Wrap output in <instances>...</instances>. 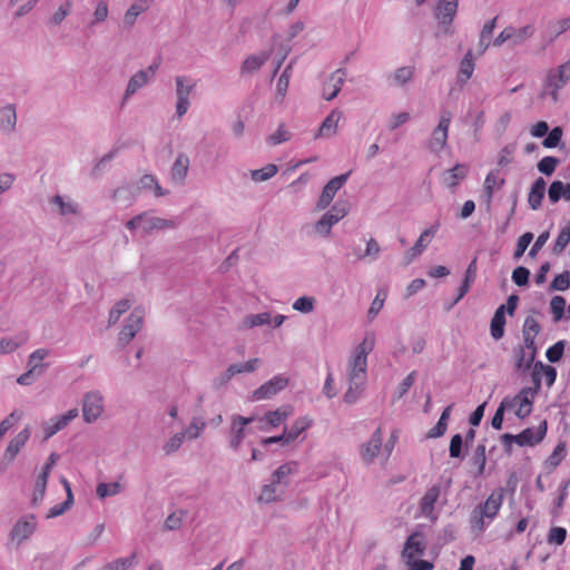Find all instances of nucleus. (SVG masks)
Instances as JSON below:
<instances>
[{
	"instance_id": "obj_58",
	"label": "nucleus",
	"mask_w": 570,
	"mask_h": 570,
	"mask_svg": "<svg viewBox=\"0 0 570 570\" xmlns=\"http://www.w3.org/2000/svg\"><path fill=\"white\" fill-rule=\"evenodd\" d=\"M563 351L564 343L559 341L547 350L546 356L551 363H556L561 360Z\"/></svg>"
},
{
	"instance_id": "obj_20",
	"label": "nucleus",
	"mask_w": 570,
	"mask_h": 570,
	"mask_svg": "<svg viewBox=\"0 0 570 570\" xmlns=\"http://www.w3.org/2000/svg\"><path fill=\"white\" fill-rule=\"evenodd\" d=\"M345 81V72L341 69L334 71L323 86V97L333 100L341 91Z\"/></svg>"
},
{
	"instance_id": "obj_32",
	"label": "nucleus",
	"mask_w": 570,
	"mask_h": 570,
	"mask_svg": "<svg viewBox=\"0 0 570 570\" xmlns=\"http://www.w3.org/2000/svg\"><path fill=\"white\" fill-rule=\"evenodd\" d=\"M188 168H189V158L186 155L180 154L176 158L173 169H171L173 179L181 183L185 179V177L187 176Z\"/></svg>"
},
{
	"instance_id": "obj_2",
	"label": "nucleus",
	"mask_w": 570,
	"mask_h": 570,
	"mask_svg": "<svg viewBox=\"0 0 570 570\" xmlns=\"http://www.w3.org/2000/svg\"><path fill=\"white\" fill-rule=\"evenodd\" d=\"M504 499L503 489L494 490L472 512L470 523L473 531L482 532L498 515Z\"/></svg>"
},
{
	"instance_id": "obj_35",
	"label": "nucleus",
	"mask_w": 570,
	"mask_h": 570,
	"mask_svg": "<svg viewBox=\"0 0 570 570\" xmlns=\"http://www.w3.org/2000/svg\"><path fill=\"white\" fill-rule=\"evenodd\" d=\"M542 374L548 386H552L557 380V370L551 365H546L542 362H538L534 365L533 379L537 377L541 381L539 374Z\"/></svg>"
},
{
	"instance_id": "obj_1",
	"label": "nucleus",
	"mask_w": 570,
	"mask_h": 570,
	"mask_svg": "<svg viewBox=\"0 0 570 570\" xmlns=\"http://www.w3.org/2000/svg\"><path fill=\"white\" fill-rule=\"evenodd\" d=\"M374 346L375 335L367 333L353 351L347 367L348 389L343 396L344 402L347 404L355 403L364 390L367 373V355L373 351Z\"/></svg>"
},
{
	"instance_id": "obj_37",
	"label": "nucleus",
	"mask_w": 570,
	"mask_h": 570,
	"mask_svg": "<svg viewBox=\"0 0 570 570\" xmlns=\"http://www.w3.org/2000/svg\"><path fill=\"white\" fill-rule=\"evenodd\" d=\"M497 17L492 19L491 21H488L484 23L481 35H480V41H479V50L480 53H483L490 46V38L492 36V32L495 28Z\"/></svg>"
},
{
	"instance_id": "obj_44",
	"label": "nucleus",
	"mask_w": 570,
	"mask_h": 570,
	"mask_svg": "<svg viewBox=\"0 0 570 570\" xmlns=\"http://www.w3.org/2000/svg\"><path fill=\"white\" fill-rule=\"evenodd\" d=\"M48 476H49V466H43L42 472L38 475L37 481H36V489H35V494H33L35 501L43 498L46 487H47Z\"/></svg>"
},
{
	"instance_id": "obj_16",
	"label": "nucleus",
	"mask_w": 570,
	"mask_h": 570,
	"mask_svg": "<svg viewBox=\"0 0 570 570\" xmlns=\"http://www.w3.org/2000/svg\"><path fill=\"white\" fill-rule=\"evenodd\" d=\"M382 449V429L377 428L371 439L361 445V456L366 463H371Z\"/></svg>"
},
{
	"instance_id": "obj_64",
	"label": "nucleus",
	"mask_w": 570,
	"mask_h": 570,
	"mask_svg": "<svg viewBox=\"0 0 570 570\" xmlns=\"http://www.w3.org/2000/svg\"><path fill=\"white\" fill-rule=\"evenodd\" d=\"M293 308L302 313H309L314 308V298L306 296L299 297L294 302Z\"/></svg>"
},
{
	"instance_id": "obj_3",
	"label": "nucleus",
	"mask_w": 570,
	"mask_h": 570,
	"mask_svg": "<svg viewBox=\"0 0 570 570\" xmlns=\"http://www.w3.org/2000/svg\"><path fill=\"white\" fill-rule=\"evenodd\" d=\"M426 544L421 532L412 533L405 541L402 558L410 567V570H431L433 564L422 560Z\"/></svg>"
},
{
	"instance_id": "obj_29",
	"label": "nucleus",
	"mask_w": 570,
	"mask_h": 570,
	"mask_svg": "<svg viewBox=\"0 0 570 570\" xmlns=\"http://www.w3.org/2000/svg\"><path fill=\"white\" fill-rule=\"evenodd\" d=\"M342 117V112L333 110L322 122L317 136L330 137L336 132L338 121Z\"/></svg>"
},
{
	"instance_id": "obj_60",
	"label": "nucleus",
	"mask_w": 570,
	"mask_h": 570,
	"mask_svg": "<svg viewBox=\"0 0 570 570\" xmlns=\"http://www.w3.org/2000/svg\"><path fill=\"white\" fill-rule=\"evenodd\" d=\"M413 73H414V68L401 67L395 71L393 79H394L395 83L404 85L409 80H411V78L413 77Z\"/></svg>"
},
{
	"instance_id": "obj_9",
	"label": "nucleus",
	"mask_w": 570,
	"mask_h": 570,
	"mask_svg": "<svg viewBox=\"0 0 570 570\" xmlns=\"http://www.w3.org/2000/svg\"><path fill=\"white\" fill-rule=\"evenodd\" d=\"M350 173L338 175L332 178L323 188L317 202V209H325L334 199L336 193L345 185Z\"/></svg>"
},
{
	"instance_id": "obj_26",
	"label": "nucleus",
	"mask_w": 570,
	"mask_h": 570,
	"mask_svg": "<svg viewBox=\"0 0 570 570\" xmlns=\"http://www.w3.org/2000/svg\"><path fill=\"white\" fill-rule=\"evenodd\" d=\"M546 193V181L543 178H538L531 187L529 193L528 203L532 209H538L541 206Z\"/></svg>"
},
{
	"instance_id": "obj_33",
	"label": "nucleus",
	"mask_w": 570,
	"mask_h": 570,
	"mask_svg": "<svg viewBox=\"0 0 570 570\" xmlns=\"http://www.w3.org/2000/svg\"><path fill=\"white\" fill-rule=\"evenodd\" d=\"M468 168L465 165L456 164L453 168L448 170L444 183L449 187H455L461 180L466 177Z\"/></svg>"
},
{
	"instance_id": "obj_41",
	"label": "nucleus",
	"mask_w": 570,
	"mask_h": 570,
	"mask_svg": "<svg viewBox=\"0 0 570 570\" xmlns=\"http://www.w3.org/2000/svg\"><path fill=\"white\" fill-rule=\"evenodd\" d=\"M298 469V464L296 462H288L281 465L273 474L274 483H281L283 479L295 473Z\"/></svg>"
},
{
	"instance_id": "obj_4",
	"label": "nucleus",
	"mask_w": 570,
	"mask_h": 570,
	"mask_svg": "<svg viewBox=\"0 0 570 570\" xmlns=\"http://www.w3.org/2000/svg\"><path fill=\"white\" fill-rule=\"evenodd\" d=\"M541 387L540 380L534 377V385L531 387H523L514 397H505L504 405L508 406V409H511L514 411V414L524 419L529 416L532 412L533 401L535 397V394L539 392Z\"/></svg>"
},
{
	"instance_id": "obj_7",
	"label": "nucleus",
	"mask_w": 570,
	"mask_h": 570,
	"mask_svg": "<svg viewBox=\"0 0 570 570\" xmlns=\"http://www.w3.org/2000/svg\"><path fill=\"white\" fill-rule=\"evenodd\" d=\"M570 81V60L549 71L546 88L554 101L558 100L559 90Z\"/></svg>"
},
{
	"instance_id": "obj_42",
	"label": "nucleus",
	"mask_w": 570,
	"mask_h": 570,
	"mask_svg": "<svg viewBox=\"0 0 570 570\" xmlns=\"http://www.w3.org/2000/svg\"><path fill=\"white\" fill-rule=\"evenodd\" d=\"M533 33L534 27L532 24H528L519 29L513 28V36L510 41H512L513 45H520L531 38Z\"/></svg>"
},
{
	"instance_id": "obj_63",
	"label": "nucleus",
	"mask_w": 570,
	"mask_h": 570,
	"mask_svg": "<svg viewBox=\"0 0 570 570\" xmlns=\"http://www.w3.org/2000/svg\"><path fill=\"white\" fill-rule=\"evenodd\" d=\"M570 286V275L568 272L557 275L551 282V288L556 291H566Z\"/></svg>"
},
{
	"instance_id": "obj_59",
	"label": "nucleus",
	"mask_w": 570,
	"mask_h": 570,
	"mask_svg": "<svg viewBox=\"0 0 570 570\" xmlns=\"http://www.w3.org/2000/svg\"><path fill=\"white\" fill-rule=\"evenodd\" d=\"M562 138V129L560 127H554L549 135L542 141L543 147L546 148H554L559 145Z\"/></svg>"
},
{
	"instance_id": "obj_11",
	"label": "nucleus",
	"mask_w": 570,
	"mask_h": 570,
	"mask_svg": "<svg viewBox=\"0 0 570 570\" xmlns=\"http://www.w3.org/2000/svg\"><path fill=\"white\" fill-rule=\"evenodd\" d=\"M540 324L533 316H528L523 324L522 335H523V343L525 348L530 351V358L529 362H532L535 353H537V346H535V337L540 332Z\"/></svg>"
},
{
	"instance_id": "obj_55",
	"label": "nucleus",
	"mask_w": 570,
	"mask_h": 570,
	"mask_svg": "<svg viewBox=\"0 0 570 570\" xmlns=\"http://www.w3.org/2000/svg\"><path fill=\"white\" fill-rule=\"evenodd\" d=\"M278 483L272 482V484H266L258 497L261 502L269 503L277 499V485Z\"/></svg>"
},
{
	"instance_id": "obj_30",
	"label": "nucleus",
	"mask_w": 570,
	"mask_h": 570,
	"mask_svg": "<svg viewBox=\"0 0 570 570\" xmlns=\"http://www.w3.org/2000/svg\"><path fill=\"white\" fill-rule=\"evenodd\" d=\"M476 275V259L474 258L466 268L463 283L458 289V297L455 303L462 299L470 291L471 284L474 282Z\"/></svg>"
},
{
	"instance_id": "obj_38",
	"label": "nucleus",
	"mask_w": 570,
	"mask_h": 570,
	"mask_svg": "<svg viewBox=\"0 0 570 570\" xmlns=\"http://www.w3.org/2000/svg\"><path fill=\"white\" fill-rule=\"evenodd\" d=\"M570 243V222H568L560 230L554 245L553 253L560 254L564 250L567 245Z\"/></svg>"
},
{
	"instance_id": "obj_50",
	"label": "nucleus",
	"mask_w": 570,
	"mask_h": 570,
	"mask_svg": "<svg viewBox=\"0 0 570 570\" xmlns=\"http://www.w3.org/2000/svg\"><path fill=\"white\" fill-rule=\"evenodd\" d=\"M550 308L554 321H560L566 308V299L562 296H553L550 302Z\"/></svg>"
},
{
	"instance_id": "obj_8",
	"label": "nucleus",
	"mask_w": 570,
	"mask_h": 570,
	"mask_svg": "<svg viewBox=\"0 0 570 570\" xmlns=\"http://www.w3.org/2000/svg\"><path fill=\"white\" fill-rule=\"evenodd\" d=\"M145 317V311L135 308L129 315L127 323L119 333V342L124 345L128 344L140 331Z\"/></svg>"
},
{
	"instance_id": "obj_53",
	"label": "nucleus",
	"mask_w": 570,
	"mask_h": 570,
	"mask_svg": "<svg viewBox=\"0 0 570 570\" xmlns=\"http://www.w3.org/2000/svg\"><path fill=\"white\" fill-rule=\"evenodd\" d=\"M120 492V484L118 482L112 483H99L97 487V494L104 499L109 495H115Z\"/></svg>"
},
{
	"instance_id": "obj_18",
	"label": "nucleus",
	"mask_w": 570,
	"mask_h": 570,
	"mask_svg": "<svg viewBox=\"0 0 570 570\" xmlns=\"http://www.w3.org/2000/svg\"><path fill=\"white\" fill-rule=\"evenodd\" d=\"M439 225L434 224L426 228L419 237V239L415 242L413 247L407 252L406 255V263H411L415 257L422 254V252L426 248V246L430 244L431 239L435 236L438 233Z\"/></svg>"
},
{
	"instance_id": "obj_62",
	"label": "nucleus",
	"mask_w": 570,
	"mask_h": 570,
	"mask_svg": "<svg viewBox=\"0 0 570 570\" xmlns=\"http://www.w3.org/2000/svg\"><path fill=\"white\" fill-rule=\"evenodd\" d=\"M563 190H564V184L562 181H560V180L553 181L548 189L549 199L552 203L559 202L560 198L563 197Z\"/></svg>"
},
{
	"instance_id": "obj_22",
	"label": "nucleus",
	"mask_w": 570,
	"mask_h": 570,
	"mask_svg": "<svg viewBox=\"0 0 570 570\" xmlns=\"http://www.w3.org/2000/svg\"><path fill=\"white\" fill-rule=\"evenodd\" d=\"M77 416H78V410L72 409V410H69L66 414L60 415V416L56 417L55 420H52L51 423L45 428V440L50 439L56 433H58L59 431L65 429L68 425V423L70 421H72L73 419H76Z\"/></svg>"
},
{
	"instance_id": "obj_36",
	"label": "nucleus",
	"mask_w": 570,
	"mask_h": 570,
	"mask_svg": "<svg viewBox=\"0 0 570 570\" xmlns=\"http://www.w3.org/2000/svg\"><path fill=\"white\" fill-rule=\"evenodd\" d=\"M474 62L472 51L469 50L460 63L459 78L465 82L473 73Z\"/></svg>"
},
{
	"instance_id": "obj_52",
	"label": "nucleus",
	"mask_w": 570,
	"mask_h": 570,
	"mask_svg": "<svg viewBox=\"0 0 570 570\" xmlns=\"http://www.w3.org/2000/svg\"><path fill=\"white\" fill-rule=\"evenodd\" d=\"M336 224L333 216L325 213L322 218L316 223L315 228L322 235H328L333 225Z\"/></svg>"
},
{
	"instance_id": "obj_56",
	"label": "nucleus",
	"mask_w": 570,
	"mask_h": 570,
	"mask_svg": "<svg viewBox=\"0 0 570 570\" xmlns=\"http://www.w3.org/2000/svg\"><path fill=\"white\" fill-rule=\"evenodd\" d=\"M529 269L523 266H518L512 272V281L518 286H525L529 283Z\"/></svg>"
},
{
	"instance_id": "obj_54",
	"label": "nucleus",
	"mask_w": 570,
	"mask_h": 570,
	"mask_svg": "<svg viewBox=\"0 0 570 570\" xmlns=\"http://www.w3.org/2000/svg\"><path fill=\"white\" fill-rule=\"evenodd\" d=\"M532 239H533V234L530 232H527L519 237L517 247L514 250L515 259L520 258L524 254V252L527 250V248L530 245V243L532 242Z\"/></svg>"
},
{
	"instance_id": "obj_23",
	"label": "nucleus",
	"mask_w": 570,
	"mask_h": 570,
	"mask_svg": "<svg viewBox=\"0 0 570 570\" xmlns=\"http://www.w3.org/2000/svg\"><path fill=\"white\" fill-rule=\"evenodd\" d=\"M259 363H261L259 358H252L245 363L232 364L230 366H228V368L224 373L223 379L225 382H228L237 374L252 373L256 370V367L258 366Z\"/></svg>"
},
{
	"instance_id": "obj_21",
	"label": "nucleus",
	"mask_w": 570,
	"mask_h": 570,
	"mask_svg": "<svg viewBox=\"0 0 570 570\" xmlns=\"http://www.w3.org/2000/svg\"><path fill=\"white\" fill-rule=\"evenodd\" d=\"M254 417H245L242 415L232 416V439L230 445L237 449L243 439L245 438V426L254 422Z\"/></svg>"
},
{
	"instance_id": "obj_28",
	"label": "nucleus",
	"mask_w": 570,
	"mask_h": 570,
	"mask_svg": "<svg viewBox=\"0 0 570 570\" xmlns=\"http://www.w3.org/2000/svg\"><path fill=\"white\" fill-rule=\"evenodd\" d=\"M313 421L308 416H302L296 419L291 429L286 432V443H291L295 441L303 432H305L311 425Z\"/></svg>"
},
{
	"instance_id": "obj_14",
	"label": "nucleus",
	"mask_w": 570,
	"mask_h": 570,
	"mask_svg": "<svg viewBox=\"0 0 570 570\" xmlns=\"http://www.w3.org/2000/svg\"><path fill=\"white\" fill-rule=\"evenodd\" d=\"M104 409L102 397L95 392L88 393L83 400L82 415L87 422L96 421Z\"/></svg>"
},
{
	"instance_id": "obj_57",
	"label": "nucleus",
	"mask_w": 570,
	"mask_h": 570,
	"mask_svg": "<svg viewBox=\"0 0 570 570\" xmlns=\"http://www.w3.org/2000/svg\"><path fill=\"white\" fill-rule=\"evenodd\" d=\"M567 538V530L561 527H553L550 529L548 534V542L557 546H561Z\"/></svg>"
},
{
	"instance_id": "obj_5",
	"label": "nucleus",
	"mask_w": 570,
	"mask_h": 570,
	"mask_svg": "<svg viewBox=\"0 0 570 570\" xmlns=\"http://www.w3.org/2000/svg\"><path fill=\"white\" fill-rule=\"evenodd\" d=\"M547 431V421H542L537 428H527L517 435L507 433L502 438L505 442H514L520 446H533L544 439Z\"/></svg>"
},
{
	"instance_id": "obj_10",
	"label": "nucleus",
	"mask_w": 570,
	"mask_h": 570,
	"mask_svg": "<svg viewBox=\"0 0 570 570\" xmlns=\"http://www.w3.org/2000/svg\"><path fill=\"white\" fill-rule=\"evenodd\" d=\"M292 413L293 409L289 405H283L275 411H269L258 420V429L261 431H268L271 428H277L283 424Z\"/></svg>"
},
{
	"instance_id": "obj_25",
	"label": "nucleus",
	"mask_w": 570,
	"mask_h": 570,
	"mask_svg": "<svg viewBox=\"0 0 570 570\" xmlns=\"http://www.w3.org/2000/svg\"><path fill=\"white\" fill-rule=\"evenodd\" d=\"M17 124V112L13 105H7L0 109V128L11 132Z\"/></svg>"
},
{
	"instance_id": "obj_31",
	"label": "nucleus",
	"mask_w": 570,
	"mask_h": 570,
	"mask_svg": "<svg viewBox=\"0 0 570 570\" xmlns=\"http://www.w3.org/2000/svg\"><path fill=\"white\" fill-rule=\"evenodd\" d=\"M151 1L153 0H138L135 3H132L125 13V23L128 26H132L136 18L149 8Z\"/></svg>"
},
{
	"instance_id": "obj_51",
	"label": "nucleus",
	"mask_w": 570,
	"mask_h": 570,
	"mask_svg": "<svg viewBox=\"0 0 570 570\" xmlns=\"http://www.w3.org/2000/svg\"><path fill=\"white\" fill-rule=\"evenodd\" d=\"M176 94L177 97H189V94L191 92L193 88L195 87V83L188 80L185 77H177L176 78Z\"/></svg>"
},
{
	"instance_id": "obj_61",
	"label": "nucleus",
	"mask_w": 570,
	"mask_h": 570,
	"mask_svg": "<svg viewBox=\"0 0 570 570\" xmlns=\"http://www.w3.org/2000/svg\"><path fill=\"white\" fill-rule=\"evenodd\" d=\"M135 566V554L132 553L129 557L117 559L115 562L108 566L107 570H126Z\"/></svg>"
},
{
	"instance_id": "obj_13",
	"label": "nucleus",
	"mask_w": 570,
	"mask_h": 570,
	"mask_svg": "<svg viewBox=\"0 0 570 570\" xmlns=\"http://www.w3.org/2000/svg\"><path fill=\"white\" fill-rule=\"evenodd\" d=\"M161 62L160 57H158L149 67L147 70H140L137 73H135L127 86L126 90V97L135 94L139 88H141L144 85L147 83L149 77L154 76L156 70L159 68Z\"/></svg>"
},
{
	"instance_id": "obj_17",
	"label": "nucleus",
	"mask_w": 570,
	"mask_h": 570,
	"mask_svg": "<svg viewBox=\"0 0 570 570\" xmlns=\"http://www.w3.org/2000/svg\"><path fill=\"white\" fill-rule=\"evenodd\" d=\"M441 495V487L439 484H434L428 489L420 501V511L421 514L431 520H435L434 515V504L439 500Z\"/></svg>"
},
{
	"instance_id": "obj_24",
	"label": "nucleus",
	"mask_w": 570,
	"mask_h": 570,
	"mask_svg": "<svg viewBox=\"0 0 570 570\" xmlns=\"http://www.w3.org/2000/svg\"><path fill=\"white\" fill-rule=\"evenodd\" d=\"M30 438V430L29 428L23 429L21 432H19L8 444L6 449L4 456L11 461L14 459V456L19 453L21 448L26 444V442Z\"/></svg>"
},
{
	"instance_id": "obj_49",
	"label": "nucleus",
	"mask_w": 570,
	"mask_h": 570,
	"mask_svg": "<svg viewBox=\"0 0 570 570\" xmlns=\"http://www.w3.org/2000/svg\"><path fill=\"white\" fill-rule=\"evenodd\" d=\"M559 160L552 156H546L538 163V169L540 173L550 176L554 173Z\"/></svg>"
},
{
	"instance_id": "obj_48",
	"label": "nucleus",
	"mask_w": 570,
	"mask_h": 570,
	"mask_svg": "<svg viewBox=\"0 0 570 570\" xmlns=\"http://www.w3.org/2000/svg\"><path fill=\"white\" fill-rule=\"evenodd\" d=\"M473 463L478 466V475H483L487 464L485 445L479 444L473 455Z\"/></svg>"
},
{
	"instance_id": "obj_34",
	"label": "nucleus",
	"mask_w": 570,
	"mask_h": 570,
	"mask_svg": "<svg viewBox=\"0 0 570 570\" xmlns=\"http://www.w3.org/2000/svg\"><path fill=\"white\" fill-rule=\"evenodd\" d=\"M269 52L247 57L243 62L242 71L249 73L258 70L269 59Z\"/></svg>"
},
{
	"instance_id": "obj_27",
	"label": "nucleus",
	"mask_w": 570,
	"mask_h": 570,
	"mask_svg": "<svg viewBox=\"0 0 570 570\" xmlns=\"http://www.w3.org/2000/svg\"><path fill=\"white\" fill-rule=\"evenodd\" d=\"M504 326H505V315H504V305H501L494 313L491 320V336L494 340H500L504 335Z\"/></svg>"
},
{
	"instance_id": "obj_40",
	"label": "nucleus",
	"mask_w": 570,
	"mask_h": 570,
	"mask_svg": "<svg viewBox=\"0 0 570 570\" xmlns=\"http://www.w3.org/2000/svg\"><path fill=\"white\" fill-rule=\"evenodd\" d=\"M138 188L139 189H154L155 195L157 197L165 195V191L161 189L156 177L153 175L142 176L138 183Z\"/></svg>"
},
{
	"instance_id": "obj_45",
	"label": "nucleus",
	"mask_w": 570,
	"mask_h": 570,
	"mask_svg": "<svg viewBox=\"0 0 570 570\" xmlns=\"http://www.w3.org/2000/svg\"><path fill=\"white\" fill-rule=\"evenodd\" d=\"M131 306V302L129 299L119 301L109 313V324H115L118 322L120 316L127 312Z\"/></svg>"
},
{
	"instance_id": "obj_46",
	"label": "nucleus",
	"mask_w": 570,
	"mask_h": 570,
	"mask_svg": "<svg viewBox=\"0 0 570 570\" xmlns=\"http://www.w3.org/2000/svg\"><path fill=\"white\" fill-rule=\"evenodd\" d=\"M277 170L276 165L269 164L262 169L253 170L252 178L255 181H264L275 176Z\"/></svg>"
},
{
	"instance_id": "obj_43",
	"label": "nucleus",
	"mask_w": 570,
	"mask_h": 570,
	"mask_svg": "<svg viewBox=\"0 0 570 570\" xmlns=\"http://www.w3.org/2000/svg\"><path fill=\"white\" fill-rule=\"evenodd\" d=\"M26 341L27 335H21L19 336V338H2L0 341V354L11 353L16 351Z\"/></svg>"
},
{
	"instance_id": "obj_47",
	"label": "nucleus",
	"mask_w": 570,
	"mask_h": 570,
	"mask_svg": "<svg viewBox=\"0 0 570 570\" xmlns=\"http://www.w3.org/2000/svg\"><path fill=\"white\" fill-rule=\"evenodd\" d=\"M170 224L161 218L157 217H148L147 215H144V222H142V229L144 232L148 233L154 229H163L165 227H168Z\"/></svg>"
},
{
	"instance_id": "obj_19",
	"label": "nucleus",
	"mask_w": 570,
	"mask_h": 570,
	"mask_svg": "<svg viewBox=\"0 0 570 570\" xmlns=\"http://www.w3.org/2000/svg\"><path fill=\"white\" fill-rule=\"evenodd\" d=\"M458 3L459 0L439 1L435 10V18L439 20L440 24H443L448 28L452 23L456 14Z\"/></svg>"
},
{
	"instance_id": "obj_15",
	"label": "nucleus",
	"mask_w": 570,
	"mask_h": 570,
	"mask_svg": "<svg viewBox=\"0 0 570 570\" xmlns=\"http://www.w3.org/2000/svg\"><path fill=\"white\" fill-rule=\"evenodd\" d=\"M288 384V379L283 375H276L269 381L264 383L254 392L255 400H265L275 395L278 391L285 389Z\"/></svg>"
},
{
	"instance_id": "obj_12",
	"label": "nucleus",
	"mask_w": 570,
	"mask_h": 570,
	"mask_svg": "<svg viewBox=\"0 0 570 570\" xmlns=\"http://www.w3.org/2000/svg\"><path fill=\"white\" fill-rule=\"evenodd\" d=\"M37 521L33 515H26L17 521L11 530L10 537L12 541L21 543L27 540L36 530Z\"/></svg>"
},
{
	"instance_id": "obj_39",
	"label": "nucleus",
	"mask_w": 570,
	"mask_h": 570,
	"mask_svg": "<svg viewBox=\"0 0 570 570\" xmlns=\"http://www.w3.org/2000/svg\"><path fill=\"white\" fill-rule=\"evenodd\" d=\"M271 323V314L269 313H259L247 315L243 320V326L246 328H253L256 326L265 325Z\"/></svg>"
},
{
	"instance_id": "obj_6",
	"label": "nucleus",
	"mask_w": 570,
	"mask_h": 570,
	"mask_svg": "<svg viewBox=\"0 0 570 570\" xmlns=\"http://www.w3.org/2000/svg\"><path fill=\"white\" fill-rule=\"evenodd\" d=\"M452 119V114L449 110H443L440 115L438 126L433 129L429 140V149L433 153H440L448 145L449 127Z\"/></svg>"
}]
</instances>
